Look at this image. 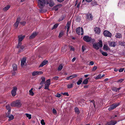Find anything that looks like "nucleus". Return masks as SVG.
Returning a JSON list of instances; mask_svg holds the SVG:
<instances>
[{
  "instance_id": "7c9ffc66",
  "label": "nucleus",
  "mask_w": 125,
  "mask_h": 125,
  "mask_svg": "<svg viewBox=\"0 0 125 125\" xmlns=\"http://www.w3.org/2000/svg\"><path fill=\"white\" fill-rule=\"evenodd\" d=\"M103 48L104 50L106 51L109 50L110 49L108 47V46L106 45H104Z\"/></svg>"
},
{
  "instance_id": "de8ad7c7",
  "label": "nucleus",
  "mask_w": 125,
  "mask_h": 125,
  "mask_svg": "<svg viewBox=\"0 0 125 125\" xmlns=\"http://www.w3.org/2000/svg\"><path fill=\"white\" fill-rule=\"evenodd\" d=\"M97 67L96 66H94L93 68L92 71H95L97 69Z\"/></svg>"
},
{
  "instance_id": "bf43d9fd",
  "label": "nucleus",
  "mask_w": 125,
  "mask_h": 125,
  "mask_svg": "<svg viewBox=\"0 0 125 125\" xmlns=\"http://www.w3.org/2000/svg\"><path fill=\"white\" fill-rule=\"evenodd\" d=\"M70 49L73 51H74V48L72 46H70Z\"/></svg>"
},
{
  "instance_id": "393cba45",
  "label": "nucleus",
  "mask_w": 125,
  "mask_h": 125,
  "mask_svg": "<svg viewBox=\"0 0 125 125\" xmlns=\"http://www.w3.org/2000/svg\"><path fill=\"white\" fill-rule=\"evenodd\" d=\"M33 89L32 88L29 91V94L31 96H33L34 95V93L32 91Z\"/></svg>"
},
{
  "instance_id": "13d9d810",
  "label": "nucleus",
  "mask_w": 125,
  "mask_h": 125,
  "mask_svg": "<svg viewBox=\"0 0 125 125\" xmlns=\"http://www.w3.org/2000/svg\"><path fill=\"white\" fill-rule=\"evenodd\" d=\"M124 70V68H121L119 70V72H122Z\"/></svg>"
},
{
  "instance_id": "e2e57ef3",
  "label": "nucleus",
  "mask_w": 125,
  "mask_h": 125,
  "mask_svg": "<svg viewBox=\"0 0 125 125\" xmlns=\"http://www.w3.org/2000/svg\"><path fill=\"white\" fill-rule=\"evenodd\" d=\"M10 111L11 110H8V112H7V114H8V115H9L10 114Z\"/></svg>"
},
{
  "instance_id": "6e6d98bb",
  "label": "nucleus",
  "mask_w": 125,
  "mask_h": 125,
  "mask_svg": "<svg viewBox=\"0 0 125 125\" xmlns=\"http://www.w3.org/2000/svg\"><path fill=\"white\" fill-rule=\"evenodd\" d=\"M56 96L58 97L59 98L61 97V95L60 94H59L57 93L56 95Z\"/></svg>"
},
{
  "instance_id": "37998d69",
  "label": "nucleus",
  "mask_w": 125,
  "mask_h": 125,
  "mask_svg": "<svg viewBox=\"0 0 125 125\" xmlns=\"http://www.w3.org/2000/svg\"><path fill=\"white\" fill-rule=\"evenodd\" d=\"M21 42L18 41V42L17 45V47L18 48H19V47L21 46Z\"/></svg>"
},
{
  "instance_id": "1a4fd4ad",
  "label": "nucleus",
  "mask_w": 125,
  "mask_h": 125,
  "mask_svg": "<svg viewBox=\"0 0 125 125\" xmlns=\"http://www.w3.org/2000/svg\"><path fill=\"white\" fill-rule=\"evenodd\" d=\"M26 58L24 57L21 60V65L22 67L26 65Z\"/></svg>"
},
{
  "instance_id": "423d86ee",
  "label": "nucleus",
  "mask_w": 125,
  "mask_h": 125,
  "mask_svg": "<svg viewBox=\"0 0 125 125\" xmlns=\"http://www.w3.org/2000/svg\"><path fill=\"white\" fill-rule=\"evenodd\" d=\"M76 33L78 35L81 34L82 35L83 33V28H81L80 27L78 28L76 31Z\"/></svg>"
},
{
  "instance_id": "0e129e2a",
  "label": "nucleus",
  "mask_w": 125,
  "mask_h": 125,
  "mask_svg": "<svg viewBox=\"0 0 125 125\" xmlns=\"http://www.w3.org/2000/svg\"><path fill=\"white\" fill-rule=\"evenodd\" d=\"M76 59V58L75 57H74L72 60V62H73Z\"/></svg>"
},
{
  "instance_id": "ddd939ff",
  "label": "nucleus",
  "mask_w": 125,
  "mask_h": 125,
  "mask_svg": "<svg viewBox=\"0 0 125 125\" xmlns=\"http://www.w3.org/2000/svg\"><path fill=\"white\" fill-rule=\"evenodd\" d=\"M62 6V5L61 4L58 5L54 6L53 8V9L55 11H57Z\"/></svg>"
},
{
  "instance_id": "39448f33",
  "label": "nucleus",
  "mask_w": 125,
  "mask_h": 125,
  "mask_svg": "<svg viewBox=\"0 0 125 125\" xmlns=\"http://www.w3.org/2000/svg\"><path fill=\"white\" fill-rule=\"evenodd\" d=\"M119 105V103L113 104L110 106L108 109L109 111H111L114 109Z\"/></svg>"
},
{
  "instance_id": "338daca9",
  "label": "nucleus",
  "mask_w": 125,
  "mask_h": 125,
  "mask_svg": "<svg viewBox=\"0 0 125 125\" xmlns=\"http://www.w3.org/2000/svg\"><path fill=\"white\" fill-rule=\"evenodd\" d=\"M59 2H62L64 0H57Z\"/></svg>"
},
{
  "instance_id": "58836bf2",
  "label": "nucleus",
  "mask_w": 125,
  "mask_h": 125,
  "mask_svg": "<svg viewBox=\"0 0 125 125\" xmlns=\"http://www.w3.org/2000/svg\"><path fill=\"white\" fill-rule=\"evenodd\" d=\"M91 4L93 6H94L95 5H97V4L96 2L95 1H93L91 2Z\"/></svg>"
},
{
  "instance_id": "052dcab7",
  "label": "nucleus",
  "mask_w": 125,
  "mask_h": 125,
  "mask_svg": "<svg viewBox=\"0 0 125 125\" xmlns=\"http://www.w3.org/2000/svg\"><path fill=\"white\" fill-rule=\"evenodd\" d=\"M85 0L86 1L88 2H90L92 1V0H83V2Z\"/></svg>"
},
{
  "instance_id": "4468645a",
  "label": "nucleus",
  "mask_w": 125,
  "mask_h": 125,
  "mask_svg": "<svg viewBox=\"0 0 125 125\" xmlns=\"http://www.w3.org/2000/svg\"><path fill=\"white\" fill-rule=\"evenodd\" d=\"M94 31L96 33L99 34L101 31L100 29L98 27H96L94 28Z\"/></svg>"
},
{
  "instance_id": "603ef678",
  "label": "nucleus",
  "mask_w": 125,
  "mask_h": 125,
  "mask_svg": "<svg viewBox=\"0 0 125 125\" xmlns=\"http://www.w3.org/2000/svg\"><path fill=\"white\" fill-rule=\"evenodd\" d=\"M62 93L63 95H67V96H68L69 95V94L65 92L64 93Z\"/></svg>"
},
{
  "instance_id": "4c0bfd02",
  "label": "nucleus",
  "mask_w": 125,
  "mask_h": 125,
  "mask_svg": "<svg viewBox=\"0 0 125 125\" xmlns=\"http://www.w3.org/2000/svg\"><path fill=\"white\" fill-rule=\"evenodd\" d=\"M63 31H61L60 33H59V35L58 36V37L59 38H60L63 35Z\"/></svg>"
},
{
  "instance_id": "a211bd4d",
  "label": "nucleus",
  "mask_w": 125,
  "mask_h": 125,
  "mask_svg": "<svg viewBox=\"0 0 125 125\" xmlns=\"http://www.w3.org/2000/svg\"><path fill=\"white\" fill-rule=\"evenodd\" d=\"M18 37V41L21 42L25 37V36L19 35Z\"/></svg>"
},
{
  "instance_id": "864d4df0",
  "label": "nucleus",
  "mask_w": 125,
  "mask_h": 125,
  "mask_svg": "<svg viewBox=\"0 0 125 125\" xmlns=\"http://www.w3.org/2000/svg\"><path fill=\"white\" fill-rule=\"evenodd\" d=\"M94 64V62L93 61H91L90 62H89V65H93Z\"/></svg>"
},
{
  "instance_id": "aec40b11",
  "label": "nucleus",
  "mask_w": 125,
  "mask_h": 125,
  "mask_svg": "<svg viewBox=\"0 0 125 125\" xmlns=\"http://www.w3.org/2000/svg\"><path fill=\"white\" fill-rule=\"evenodd\" d=\"M108 123L109 125H114L117 122L116 121H112Z\"/></svg>"
},
{
  "instance_id": "412c9836",
  "label": "nucleus",
  "mask_w": 125,
  "mask_h": 125,
  "mask_svg": "<svg viewBox=\"0 0 125 125\" xmlns=\"http://www.w3.org/2000/svg\"><path fill=\"white\" fill-rule=\"evenodd\" d=\"M37 35L36 33L35 32L33 33L29 37V38L30 39H32L34 38Z\"/></svg>"
},
{
  "instance_id": "69168bd1",
  "label": "nucleus",
  "mask_w": 125,
  "mask_h": 125,
  "mask_svg": "<svg viewBox=\"0 0 125 125\" xmlns=\"http://www.w3.org/2000/svg\"><path fill=\"white\" fill-rule=\"evenodd\" d=\"M117 116L116 115H115V116L113 115L111 117V118H114L115 117H117Z\"/></svg>"
},
{
  "instance_id": "c03bdc74",
  "label": "nucleus",
  "mask_w": 125,
  "mask_h": 125,
  "mask_svg": "<svg viewBox=\"0 0 125 125\" xmlns=\"http://www.w3.org/2000/svg\"><path fill=\"white\" fill-rule=\"evenodd\" d=\"M41 124L42 125H45V123L43 119H42L41 120Z\"/></svg>"
},
{
  "instance_id": "f257e3e1",
  "label": "nucleus",
  "mask_w": 125,
  "mask_h": 125,
  "mask_svg": "<svg viewBox=\"0 0 125 125\" xmlns=\"http://www.w3.org/2000/svg\"><path fill=\"white\" fill-rule=\"evenodd\" d=\"M38 6L40 9H42L45 5H48L50 7H53L54 3L52 0H38Z\"/></svg>"
},
{
  "instance_id": "c85d7f7f",
  "label": "nucleus",
  "mask_w": 125,
  "mask_h": 125,
  "mask_svg": "<svg viewBox=\"0 0 125 125\" xmlns=\"http://www.w3.org/2000/svg\"><path fill=\"white\" fill-rule=\"evenodd\" d=\"M25 115H26V117L28 118L29 119H31V115L28 113H26L25 114Z\"/></svg>"
},
{
  "instance_id": "f03ea898",
  "label": "nucleus",
  "mask_w": 125,
  "mask_h": 125,
  "mask_svg": "<svg viewBox=\"0 0 125 125\" xmlns=\"http://www.w3.org/2000/svg\"><path fill=\"white\" fill-rule=\"evenodd\" d=\"M103 46V43L101 40H100L99 42L93 44V47L96 50H98L100 47H102Z\"/></svg>"
},
{
  "instance_id": "72a5a7b5",
  "label": "nucleus",
  "mask_w": 125,
  "mask_h": 125,
  "mask_svg": "<svg viewBox=\"0 0 125 125\" xmlns=\"http://www.w3.org/2000/svg\"><path fill=\"white\" fill-rule=\"evenodd\" d=\"M10 8V6L9 5H8L6 7L4 8L3 10L4 11H6L8 10L9 8Z\"/></svg>"
},
{
  "instance_id": "a19ab883",
  "label": "nucleus",
  "mask_w": 125,
  "mask_h": 125,
  "mask_svg": "<svg viewBox=\"0 0 125 125\" xmlns=\"http://www.w3.org/2000/svg\"><path fill=\"white\" fill-rule=\"evenodd\" d=\"M124 81V79H121L119 80H118V81H117V82L119 83H121V82H123Z\"/></svg>"
},
{
  "instance_id": "f8f14e48",
  "label": "nucleus",
  "mask_w": 125,
  "mask_h": 125,
  "mask_svg": "<svg viewBox=\"0 0 125 125\" xmlns=\"http://www.w3.org/2000/svg\"><path fill=\"white\" fill-rule=\"evenodd\" d=\"M77 76V75L76 74L71 75L67 77L66 78V79L67 80H69V79H72L73 78Z\"/></svg>"
},
{
  "instance_id": "dca6fc26",
  "label": "nucleus",
  "mask_w": 125,
  "mask_h": 125,
  "mask_svg": "<svg viewBox=\"0 0 125 125\" xmlns=\"http://www.w3.org/2000/svg\"><path fill=\"white\" fill-rule=\"evenodd\" d=\"M48 62V61L46 60L44 61L39 66V67H43V66L47 64Z\"/></svg>"
},
{
  "instance_id": "5701e85b",
  "label": "nucleus",
  "mask_w": 125,
  "mask_h": 125,
  "mask_svg": "<svg viewBox=\"0 0 125 125\" xmlns=\"http://www.w3.org/2000/svg\"><path fill=\"white\" fill-rule=\"evenodd\" d=\"M41 79L42 80V81L41 82V83H40V84L41 85H42L43 84L45 80V78L44 77H42L41 78Z\"/></svg>"
},
{
  "instance_id": "4be33fe9",
  "label": "nucleus",
  "mask_w": 125,
  "mask_h": 125,
  "mask_svg": "<svg viewBox=\"0 0 125 125\" xmlns=\"http://www.w3.org/2000/svg\"><path fill=\"white\" fill-rule=\"evenodd\" d=\"M89 79V78H88L85 79L83 82V83L84 84H87L88 83V80Z\"/></svg>"
},
{
  "instance_id": "2f4dec72",
  "label": "nucleus",
  "mask_w": 125,
  "mask_h": 125,
  "mask_svg": "<svg viewBox=\"0 0 125 125\" xmlns=\"http://www.w3.org/2000/svg\"><path fill=\"white\" fill-rule=\"evenodd\" d=\"M101 74H99L96 77H94L96 80L100 79L101 78Z\"/></svg>"
},
{
  "instance_id": "0eeeda50",
  "label": "nucleus",
  "mask_w": 125,
  "mask_h": 125,
  "mask_svg": "<svg viewBox=\"0 0 125 125\" xmlns=\"http://www.w3.org/2000/svg\"><path fill=\"white\" fill-rule=\"evenodd\" d=\"M103 33L104 36H106L111 37L112 36V34L107 31H105Z\"/></svg>"
},
{
  "instance_id": "8fccbe9b",
  "label": "nucleus",
  "mask_w": 125,
  "mask_h": 125,
  "mask_svg": "<svg viewBox=\"0 0 125 125\" xmlns=\"http://www.w3.org/2000/svg\"><path fill=\"white\" fill-rule=\"evenodd\" d=\"M25 46V45L24 46L23 45L21 47V51H23L25 48L26 47Z\"/></svg>"
},
{
  "instance_id": "2eb2a0df",
  "label": "nucleus",
  "mask_w": 125,
  "mask_h": 125,
  "mask_svg": "<svg viewBox=\"0 0 125 125\" xmlns=\"http://www.w3.org/2000/svg\"><path fill=\"white\" fill-rule=\"evenodd\" d=\"M87 19L90 20L92 21L93 19V16L90 14H87Z\"/></svg>"
},
{
  "instance_id": "e433bc0d",
  "label": "nucleus",
  "mask_w": 125,
  "mask_h": 125,
  "mask_svg": "<svg viewBox=\"0 0 125 125\" xmlns=\"http://www.w3.org/2000/svg\"><path fill=\"white\" fill-rule=\"evenodd\" d=\"M63 68V66L62 65V64H60L59 66V67L58 68V71H61V70L62 68Z\"/></svg>"
},
{
  "instance_id": "cd10ccee",
  "label": "nucleus",
  "mask_w": 125,
  "mask_h": 125,
  "mask_svg": "<svg viewBox=\"0 0 125 125\" xmlns=\"http://www.w3.org/2000/svg\"><path fill=\"white\" fill-rule=\"evenodd\" d=\"M109 45L111 46L114 47L115 46V43L114 42H110L109 43Z\"/></svg>"
},
{
  "instance_id": "09e8293b",
  "label": "nucleus",
  "mask_w": 125,
  "mask_h": 125,
  "mask_svg": "<svg viewBox=\"0 0 125 125\" xmlns=\"http://www.w3.org/2000/svg\"><path fill=\"white\" fill-rule=\"evenodd\" d=\"M112 90L114 91L115 92H117V88L116 87H114L112 89Z\"/></svg>"
},
{
  "instance_id": "a878e982",
  "label": "nucleus",
  "mask_w": 125,
  "mask_h": 125,
  "mask_svg": "<svg viewBox=\"0 0 125 125\" xmlns=\"http://www.w3.org/2000/svg\"><path fill=\"white\" fill-rule=\"evenodd\" d=\"M12 67L14 71L16 70L17 69V66L15 64H13L12 65Z\"/></svg>"
},
{
  "instance_id": "3c124183",
  "label": "nucleus",
  "mask_w": 125,
  "mask_h": 125,
  "mask_svg": "<svg viewBox=\"0 0 125 125\" xmlns=\"http://www.w3.org/2000/svg\"><path fill=\"white\" fill-rule=\"evenodd\" d=\"M58 24H55L53 26V28L52 29L54 28H56L58 27Z\"/></svg>"
},
{
  "instance_id": "bb28decb",
  "label": "nucleus",
  "mask_w": 125,
  "mask_h": 125,
  "mask_svg": "<svg viewBox=\"0 0 125 125\" xmlns=\"http://www.w3.org/2000/svg\"><path fill=\"white\" fill-rule=\"evenodd\" d=\"M74 110L76 114L77 115H78L79 114L80 112L79 110L77 107H75Z\"/></svg>"
},
{
  "instance_id": "49530a36",
  "label": "nucleus",
  "mask_w": 125,
  "mask_h": 125,
  "mask_svg": "<svg viewBox=\"0 0 125 125\" xmlns=\"http://www.w3.org/2000/svg\"><path fill=\"white\" fill-rule=\"evenodd\" d=\"M49 86V85L45 84L44 89H48Z\"/></svg>"
},
{
  "instance_id": "c9c22d12",
  "label": "nucleus",
  "mask_w": 125,
  "mask_h": 125,
  "mask_svg": "<svg viewBox=\"0 0 125 125\" xmlns=\"http://www.w3.org/2000/svg\"><path fill=\"white\" fill-rule=\"evenodd\" d=\"M115 37L117 38H120L122 37V35L121 34L118 33L115 35Z\"/></svg>"
},
{
  "instance_id": "ea45409f",
  "label": "nucleus",
  "mask_w": 125,
  "mask_h": 125,
  "mask_svg": "<svg viewBox=\"0 0 125 125\" xmlns=\"http://www.w3.org/2000/svg\"><path fill=\"white\" fill-rule=\"evenodd\" d=\"M64 18V17L63 16H62L58 20V21L60 22L63 20Z\"/></svg>"
},
{
  "instance_id": "f3484780",
  "label": "nucleus",
  "mask_w": 125,
  "mask_h": 125,
  "mask_svg": "<svg viewBox=\"0 0 125 125\" xmlns=\"http://www.w3.org/2000/svg\"><path fill=\"white\" fill-rule=\"evenodd\" d=\"M6 116L9 117V120L10 121L13 119L14 118V116L13 115H7L6 114Z\"/></svg>"
},
{
  "instance_id": "f704fd0d",
  "label": "nucleus",
  "mask_w": 125,
  "mask_h": 125,
  "mask_svg": "<svg viewBox=\"0 0 125 125\" xmlns=\"http://www.w3.org/2000/svg\"><path fill=\"white\" fill-rule=\"evenodd\" d=\"M101 52L103 55L105 56H107L108 54L106 52L101 51Z\"/></svg>"
},
{
  "instance_id": "9d476101",
  "label": "nucleus",
  "mask_w": 125,
  "mask_h": 125,
  "mask_svg": "<svg viewBox=\"0 0 125 125\" xmlns=\"http://www.w3.org/2000/svg\"><path fill=\"white\" fill-rule=\"evenodd\" d=\"M17 89V88L15 87H13V89L11 91V94L13 96H14L16 94V92Z\"/></svg>"
},
{
  "instance_id": "680f3d73",
  "label": "nucleus",
  "mask_w": 125,
  "mask_h": 125,
  "mask_svg": "<svg viewBox=\"0 0 125 125\" xmlns=\"http://www.w3.org/2000/svg\"><path fill=\"white\" fill-rule=\"evenodd\" d=\"M21 23L22 25H24L25 24L26 22L25 21H24L21 22Z\"/></svg>"
},
{
  "instance_id": "7ed1b4c3",
  "label": "nucleus",
  "mask_w": 125,
  "mask_h": 125,
  "mask_svg": "<svg viewBox=\"0 0 125 125\" xmlns=\"http://www.w3.org/2000/svg\"><path fill=\"white\" fill-rule=\"evenodd\" d=\"M10 105L12 107H20L21 106V104L20 101L17 100L11 103L10 104Z\"/></svg>"
},
{
  "instance_id": "774afa93",
  "label": "nucleus",
  "mask_w": 125,
  "mask_h": 125,
  "mask_svg": "<svg viewBox=\"0 0 125 125\" xmlns=\"http://www.w3.org/2000/svg\"><path fill=\"white\" fill-rule=\"evenodd\" d=\"M118 69H116V68H115L114 69V71L115 72H117V71H118Z\"/></svg>"
},
{
  "instance_id": "c756f323",
  "label": "nucleus",
  "mask_w": 125,
  "mask_h": 125,
  "mask_svg": "<svg viewBox=\"0 0 125 125\" xmlns=\"http://www.w3.org/2000/svg\"><path fill=\"white\" fill-rule=\"evenodd\" d=\"M83 79L82 78H80L78 81L77 82V84L79 85L82 82Z\"/></svg>"
},
{
  "instance_id": "9b49d317",
  "label": "nucleus",
  "mask_w": 125,
  "mask_h": 125,
  "mask_svg": "<svg viewBox=\"0 0 125 125\" xmlns=\"http://www.w3.org/2000/svg\"><path fill=\"white\" fill-rule=\"evenodd\" d=\"M20 21V18H18L17 19V20L14 25V26L15 28H17L18 25L19 21Z\"/></svg>"
},
{
  "instance_id": "4d7b16f0",
  "label": "nucleus",
  "mask_w": 125,
  "mask_h": 125,
  "mask_svg": "<svg viewBox=\"0 0 125 125\" xmlns=\"http://www.w3.org/2000/svg\"><path fill=\"white\" fill-rule=\"evenodd\" d=\"M82 51L83 52H84V51H85V47L83 46L82 47Z\"/></svg>"
},
{
  "instance_id": "6ab92c4d",
  "label": "nucleus",
  "mask_w": 125,
  "mask_h": 125,
  "mask_svg": "<svg viewBox=\"0 0 125 125\" xmlns=\"http://www.w3.org/2000/svg\"><path fill=\"white\" fill-rule=\"evenodd\" d=\"M71 23L70 22H67V24L65 26L66 28H67V32H68L69 30V28L70 25Z\"/></svg>"
},
{
  "instance_id": "5fc2aeb1",
  "label": "nucleus",
  "mask_w": 125,
  "mask_h": 125,
  "mask_svg": "<svg viewBox=\"0 0 125 125\" xmlns=\"http://www.w3.org/2000/svg\"><path fill=\"white\" fill-rule=\"evenodd\" d=\"M59 77L58 76H55L52 79L55 80H57L58 79Z\"/></svg>"
},
{
  "instance_id": "a18cd8bd",
  "label": "nucleus",
  "mask_w": 125,
  "mask_h": 125,
  "mask_svg": "<svg viewBox=\"0 0 125 125\" xmlns=\"http://www.w3.org/2000/svg\"><path fill=\"white\" fill-rule=\"evenodd\" d=\"M52 111L53 113L54 114H57V112L56 110L54 108L52 109Z\"/></svg>"
},
{
  "instance_id": "6e6552de",
  "label": "nucleus",
  "mask_w": 125,
  "mask_h": 125,
  "mask_svg": "<svg viewBox=\"0 0 125 125\" xmlns=\"http://www.w3.org/2000/svg\"><path fill=\"white\" fill-rule=\"evenodd\" d=\"M43 73L42 71H34L32 73V75L33 76H35L41 74Z\"/></svg>"
},
{
  "instance_id": "b1692460",
  "label": "nucleus",
  "mask_w": 125,
  "mask_h": 125,
  "mask_svg": "<svg viewBox=\"0 0 125 125\" xmlns=\"http://www.w3.org/2000/svg\"><path fill=\"white\" fill-rule=\"evenodd\" d=\"M51 80L50 79L47 80L45 83V84L50 85V84Z\"/></svg>"
},
{
  "instance_id": "79ce46f5",
  "label": "nucleus",
  "mask_w": 125,
  "mask_h": 125,
  "mask_svg": "<svg viewBox=\"0 0 125 125\" xmlns=\"http://www.w3.org/2000/svg\"><path fill=\"white\" fill-rule=\"evenodd\" d=\"M6 109L9 110H11L10 106L9 105H8L6 106Z\"/></svg>"
},
{
  "instance_id": "473e14b6",
  "label": "nucleus",
  "mask_w": 125,
  "mask_h": 125,
  "mask_svg": "<svg viewBox=\"0 0 125 125\" xmlns=\"http://www.w3.org/2000/svg\"><path fill=\"white\" fill-rule=\"evenodd\" d=\"M73 84L71 83L70 84H68L67 85V88H71L73 87Z\"/></svg>"
},
{
  "instance_id": "20e7f679",
  "label": "nucleus",
  "mask_w": 125,
  "mask_h": 125,
  "mask_svg": "<svg viewBox=\"0 0 125 125\" xmlns=\"http://www.w3.org/2000/svg\"><path fill=\"white\" fill-rule=\"evenodd\" d=\"M83 39L84 41L86 42H89L90 41L92 43H93L94 42V39H92L90 37L88 36H84Z\"/></svg>"
}]
</instances>
